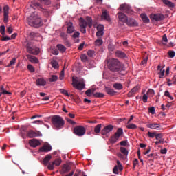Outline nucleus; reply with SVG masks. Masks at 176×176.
Listing matches in <instances>:
<instances>
[{"label":"nucleus","instance_id":"obj_44","mask_svg":"<svg viewBox=\"0 0 176 176\" xmlns=\"http://www.w3.org/2000/svg\"><path fill=\"white\" fill-rule=\"evenodd\" d=\"M16 58H12V60L10 61V63L7 65V67L8 68H10V67H12V65H14V64H16Z\"/></svg>","mask_w":176,"mask_h":176},{"label":"nucleus","instance_id":"obj_50","mask_svg":"<svg viewBox=\"0 0 176 176\" xmlns=\"http://www.w3.org/2000/svg\"><path fill=\"white\" fill-rule=\"evenodd\" d=\"M168 54L170 58H174L175 57V52L174 51H168Z\"/></svg>","mask_w":176,"mask_h":176},{"label":"nucleus","instance_id":"obj_40","mask_svg":"<svg viewBox=\"0 0 176 176\" xmlns=\"http://www.w3.org/2000/svg\"><path fill=\"white\" fill-rule=\"evenodd\" d=\"M102 43H104V41L101 38H98V39L96 40V41H95L96 46H101V45H102Z\"/></svg>","mask_w":176,"mask_h":176},{"label":"nucleus","instance_id":"obj_32","mask_svg":"<svg viewBox=\"0 0 176 176\" xmlns=\"http://www.w3.org/2000/svg\"><path fill=\"white\" fill-rule=\"evenodd\" d=\"M113 87L114 89H116V90H122V89H123V85L119 82H115Z\"/></svg>","mask_w":176,"mask_h":176},{"label":"nucleus","instance_id":"obj_38","mask_svg":"<svg viewBox=\"0 0 176 176\" xmlns=\"http://www.w3.org/2000/svg\"><path fill=\"white\" fill-rule=\"evenodd\" d=\"M126 129H129L131 130H135V129H137V125H135V124H128L126 125Z\"/></svg>","mask_w":176,"mask_h":176},{"label":"nucleus","instance_id":"obj_26","mask_svg":"<svg viewBox=\"0 0 176 176\" xmlns=\"http://www.w3.org/2000/svg\"><path fill=\"white\" fill-rule=\"evenodd\" d=\"M36 85L37 86H45L46 85V81L43 78H38L36 80Z\"/></svg>","mask_w":176,"mask_h":176},{"label":"nucleus","instance_id":"obj_31","mask_svg":"<svg viewBox=\"0 0 176 176\" xmlns=\"http://www.w3.org/2000/svg\"><path fill=\"white\" fill-rule=\"evenodd\" d=\"M87 22L85 21L83 18L80 19V28H86L87 27Z\"/></svg>","mask_w":176,"mask_h":176},{"label":"nucleus","instance_id":"obj_33","mask_svg":"<svg viewBox=\"0 0 176 176\" xmlns=\"http://www.w3.org/2000/svg\"><path fill=\"white\" fill-rule=\"evenodd\" d=\"M102 124H99L98 125H96L94 128V133H96V134H100V133H101V127H102Z\"/></svg>","mask_w":176,"mask_h":176},{"label":"nucleus","instance_id":"obj_51","mask_svg":"<svg viewBox=\"0 0 176 176\" xmlns=\"http://www.w3.org/2000/svg\"><path fill=\"white\" fill-rule=\"evenodd\" d=\"M164 96H166V97H168L170 100H174V97L171 96L168 91H166L164 92Z\"/></svg>","mask_w":176,"mask_h":176},{"label":"nucleus","instance_id":"obj_3","mask_svg":"<svg viewBox=\"0 0 176 176\" xmlns=\"http://www.w3.org/2000/svg\"><path fill=\"white\" fill-rule=\"evenodd\" d=\"M51 122L52 123L53 126L56 130H60V129H63V127H64V124H65L64 119H63V117L59 116H52Z\"/></svg>","mask_w":176,"mask_h":176},{"label":"nucleus","instance_id":"obj_14","mask_svg":"<svg viewBox=\"0 0 176 176\" xmlns=\"http://www.w3.org/2000/svg\"><path fill=\"white\" fill-rule=\"evenodd\" d=\"M126 24L129 25V27H138V22L133 18H128Z\"/></svg>","mask_w":176,"mask_h":176},{"label":"nucleus","instance_id":"obj_43","mask_svg":"<svg viewBox=\"0 0 176 176\" xmlns=\"http://www.w3.org/2000/svg\"><path fill=\"white\" fill-rule=\"evenodd\" d=\"M141 89V87L140 85H136L135 87H133L131 91H132L133 94H135Z\"/></svg>","mask_w":176,"mask_h":176},{"label":"nucleus","instance_id":"obj_49","mask_svg":"<svg viewBox=\"0 0 176 176\" xmlns=\"http://www.w3.org/2000/svg\"><path fill=\"white\" fill-rule=\"evenodd\" d=\"M41 3H43L44 5H50L52 3V1L50 0H38Z\"/></svg>","mask_w":176,"mask_h":176},{"label":"nucleus","instance_id":"obj_29","mask_svg":"<svg viewBox=\"0 0 176 176\" xmlns=\"http://www.w3.org/2000/svg\"><path fill=\"white\" fill-rule=\"evenodd\" d=\"M163 3H164V5H166V6H168V8H174V6H175V5H174V3L168 0H162Z\"/></svg>","mask_w":176,"mask_h":176},{"label":"nucleus","instance_id":"obj_59","mask_svg":"<svg viewBox=\"0 0 176 176\" xmlns=\"http://www.w3.org/2000/svg\"><path fill=\"white\" fill-rule=\"evenodd\" d=\"M162 138H163V134L162 133H158V134L155 133V139L156 140H160Z\"/></svg>","mask_w":176,"mask_h":176},{"label":"nucleus","instance_id":"obj_45","mask_svg":"<svg viewBox=\"0 0 176 176\" xmlns=\"http://www.w3.org/2000/svg\"><path fill=\"white\" fill-rule=\"evenodd\" d=\"M52 67L54 68L55 69H57V68H58V63L57 62V60H53L51 63Z\"/></svg>","mask_w":176,"mask_h":176},{"label":"nucleus","instance_id":"obj_39","mask_svg":"<svg viewBox=\"0 0 176 176\" xmlns=\"http://www.w3.org/2000/svg\"><path fill=\"white\" fill-rule=\"evenodd\" d=\"M120 151L121 153H123V155H125V156H127L129 155V151L124 147H120Z\"/></svg>","mask_w":176,"mask_h":176},{"label":"nucleus","instance_id":"obj_34","mask_svg":"<svg viewBox=\"0 0 176 176\" xmlns=\"http://www.w3.org/2000/svg\"><path fill=\"white\" fill-rule=\"evenodd\" d=\"M86 20L87 21V24L88 25V27H89V28H91V27H93V19H91V17L87 16Z\"/></svg>","mask_w":176,"mask_h":176},{"label":"nucleus","instance_id":"obj_48","mask_svg":"<svg viewBox=\"0 0 176 176\" xmlns=\"http://www.w3.org/2000/svg\"><path fill=\"white\" fill-rule=\"evenodd\" d=\"M147 135L149 138H155L156 137V132H148Z\"/></svg>","mask_w":176,"mask_h":176},{"label":"nucleus","instance_id":"obj_21","mask_svg":"<svg viewBox=\"0 0 176 176\" xmlns=\"http://www.w3.org/2000/svg\"><path fill=\"white\" fill-rule=\"evenodd\" d=\"M52 151V146L50 144H45L39 148L40 152H50Z\"/></svg>","mask_w":176,"mask_h":176},{"label":"nucleus","instance_id":"obj_2","mask_svg":"<svg viewBox=\"0 0 176 176\" xmlns=\"http://www.w3.org/2000/svg\"><path fill=\"white\" fill-rule=\"evenodd\" d=\"M109 69L112 72H119V71H124V65L116 58H111L109 60Z\"/></svg>","mask_w":176,"mask_h":176},{"label":"nucleus","instance_id":"obj_58","mask_svg":"<svg viewBox=\"0 0 176 176\" xmlns=\"http://www.w3.org/2000/svg\"><path fill=\"white\" fill-rule=\"evenodd\" d=\"M117 166L118 167V169L120 171H122V170H123V166H122V164L120 163V161L118 160L117 161Z\"/></svg>","mask_w":176,"mask_h":176},{"label":"nucleus","instance_id":"obj_37","mask_svg":"<svg viewBox=\"0 0 176 176\" xmlns=\"http://www.w3.org/2000/svg\"><path fill=\"white\" fill-rule=\"evenodd\" d=\"M58 80V76L56 75H52L49 78L50 82H57Z\"/></svg>","mask_w":176,"mask_h":176},{"label":"nucleus","instance_id":"obj_55","mask_svg":"<svg viewBox=\"0 0 176 176\" xmlns=\"http://www.w3.org/2000/svg\"><path fill=\"white\" fill-rule=\"evenodd\" d=\"M80 58L84 63H86V61H87V56H86V54H82Z\"/></svg>","mask_w":176,"mask_h":176},{"label":"nucleus","instance_id":"obj_10","mask_svg":"<svg viewBox=\"0 0 176 176\" xmlns=\"http://www.w3.org/2000/svg\"><path fill=\"white\" fill-rule=\"evenodd\" d=\"M61 158H58L56 160H55L54 162H50L48 164V170H54V166H56V167H58V166H60V164H61Z\"/></svg>","mask_w":176,"mask_h":176},{"label":"nucleus","instance_id":"obj_25","mask_svg":"<svg viewBox=\"0 0 176 176\" xmlns=\"http://www.w3.org/2000/svg\"><path fill=\"white\" fill-rule=\"evenodd\" d=\"M104 91L109 96H116V91H115V90H113V89H111L109 87H105Z\"/></svg>","mask_w":176,"mask_h":176},{"label":"nucleus","instance_id":"obj_62","mask_svg":"<svg viewBox=\"0 0 176 176\" xmlns=\"http://www.w3.org/2000/svg\"><path fill=\"white\" fill-rule=\"evenodd\" d=\"M79 35H80V33H79V32H75L72 35V37L74 38H79Z\"/></svg>","mask_w":176,"mask_h":176},{"label":"nucleus","instance_id":"obj_60","mask_svg":"<svg viewBox=\"0 0 176 176\" xmlns=\"http://www.w3.org/2000/svg\"><path fill=\"white\" fill-rule=\"evenodd\" d=\"M142 101L143 102H148V96H146L145 94L142 96Z\"/></svg>","mask_w":176,"mask_h":176},{"label":"nucleus","instance_id":"obj_35","mask_svg":"<svg viewBox=\"0 0 176 176\" xmlns=\"http://www.w3.org/2000/svg\"><path fill=\"white\" fill-rule=\"evenodd\" d=\"M74 31V27L72 26V23H69L67 26V34H72V32Z\"/></svg>","mask_w":176,"mask_h":176},{"label":"nucleus","instance_id":"obj_42","mask_svg":"<svg viewBox=\"0 0 176 176\" xmlns=\"http://www.w3.org/2000/svg\"><path fill=\"white\" fill-rule=\"evenodd\" d=\"M94 96L96 97V98H102L104 97V94L96 92L94 94Z\"/></svg>","mask_w":176,"mask_h":176},{"label":"nucleus","instance_id":"obj_27","mask_svg":"<svg viewBox=\"0 0 176 176\" xmlns=\"http://www.w3.org/2000/svg\"><path fill=\"white\" fill-rule=\"evenodd\" d=\"M56 47L61 53H65V52L67 50V47H65V46L63 45L62 44H58Z\"/></svg>","mask_w":176,"mask_h":176},{"label":"nucleus","instance_id":"obj_22","mask_svg":"<svg viewBox=\"0 0 176 176\" xmlns=\"http://www.w3.org/2000/svg\"><path fill=\"white\" fill-rule=\"evenodd\" d=\"M96 36L100 37L104 35V25H99L97 28Z\"/></svg>","mask_w":176,"mask_h":176},{"label":"nucleus","instance_id":"obj_5","mask_svg":"<svg viewBox=\"0 0 176 176\" xmlns=\"http://www.w3.org/2000/svg\"><path fill=\"white\" fill-rule=\"evenodd\" d=\"M122 135H123V129L118 128L117 131L110 138L111 144H116Z\"/></svg>","mask_w":176,"mask_h":176},{"label":"nucleus","instance_id":"obj_20","mask_svg":"<svg viewBox=\"0 0 176 176\" xmlns=\"http://www.w3.org/2000/svg\"><path fill=\"white\" fill-rule=\"evenodd\" d=\"M147 127L148 129H151L152 130H160V125L156 122L148 124Z\"/></svg>","mask_w":176,"mask_h":176},{"label":"nucleus","instance_id":"obj_63","mask_svg":"<svg viewBox=\"0 0 176 176\" xmlns=\"http://www.w3.org/2000/svg\"><path fill=\"white\" fill-rule=\"evenodd\" d=\"M1 41H10V37L8 36H3L1 38Z\"/></svg>","mask_w":176,"mask_h":176},{"label":"nucleus","instance_id":"obj_46","mask_svg":"<svg viewBox=\"0 0 176 176\" xmlns=\"http://www.w3.org/2000/svg\"><path fill=\"white\" fill-rule=\"evenodd\" d=\"M0 90H1V93H2V94H12V93L6 91L5 89V87H3V86L1 87Z\"/></svg>","mask_w":176,"mask_h":176},{"label":"nucleus","instance_id":"obj_19","mask_svg":"<svg viewBox=\"0 0 176 176\" xmlns=\"http://www.w3.org/2000/svg\"><path fill=\"white\" fill-rule=\"evenodd\" d=\"M3 16H4V23H8V20L9 19V6H6L3 8Z\"/></svg>","mask_w":176,"mask_h":176},{"label":"nucleus","instance_id":"obj_52","mask_svg":"<svg viewBox=\"0 0 176 176\" xmlns=\"http://www.w3.org/2000/svg\"><path fill=\"white\" fill-rule=\"evenodd\" d=\"M5 30H6L5 25H1L0 27V32H1V35H3V36H4V35H5Z\"/></svg>","mask_w":176,"mask_h":176},{"label":"nucleus","instance_id":"obj_17","mask_svg":"<svg viewBox=\"0 0 176 176\" xmlns=\"http://www.w3.org/2000/svg\"><path fill=\"white\" fill-rule=\"evenodd\" d=\"M117 16H118L119 20L120 21H122V23H126V21H127V19H129L127 17V16H126V14H124V13H122V12H118L117 14Z\"/></svg>","mask_w":176,"mask_h":176},{"label":"nucleus","instance_id":"obj_64","mask_svg":"<svg viewBox=\"0 0 176 176\" xmlns=\"http://www.w3.org/2000/svg\"><path fill=\"white\" fill-rule=\"evenodd\" d=\"M59 79H60V80L64 79V69L60 72Z\"/></svg>","mask_w":176,"mask_h":176},{"label":"nucleus","instance_id":"obj_47","mask_svg":"<svg viewBox=\"0 0 176 176\" xmlns=\"http://www.w3.org/2000/svg\"><path fill=\"white\" fill-rule=\"evenodd\" d=\"M147 96H149V97H153V96H155V91L153 89H148L147 91Z\"/></svg>","mask_w":176,"mask_h":176},{"label":"nucleus","instance_id":"obj_13","mask_svg":"<svg viewBox=\"0 0 176 176\" xmlns=\"http://www.w3.org/2000/svg\"><path fill=\"white\" fill-rule=\"evenodd\" d=\"M27 135L29 137V138H34L35 137L42 136V133L38 131L30 130L27 132Z\"/></svg>","mask_w":176,"mask_h":176},{"label":"nucleus","instance_id":"obj_12","mask_svg":"<svg viewBox=\"0 0 176 176\" xmlns=\"http://www.w3.org/2000/svg\"><path fill=\"white\" fill-rule=\"evenodd\" d=\"M113 130V125L109 124L102 129V130L100 132V134H102V135H107V134H109V133H111V131H112Z\"/></svg>","mask_w":176,"mask_h":176},{"label":"nucleus","instance_id":"obj_24","mask_svg":"<svg viewBox=\"0 0 176 176\" xmlns=\"http://www.w3.org/2000/svg\"><path fill=\"white\" fill-rule=\"evenodd\" d=\"M27 58L29 59V61H30L31 63H34V64H38V60L37 59L36 57L32 56V55H26Z\"/></svg>","mask_w":176,"mask_h":176},{"label":"nucleus","instance_id":"obj_15","mask_svg":"<svg viewBox=\"0 0 176 176\" xmlns=\"http://www.w3.org/2000/svg\"><path fill=\"white\" fill-rule=\"evenodd\" d=\"M101 19L102 20H105L108 21V23H111V16H109V13L107 12V10H104L101 14Z\"/></svg>","mask_w":176,"mask_h":176},{"label":"nucleus","instance_id":"obj_30","mask_svg":"<svg viewBox=\"0 0 176 176\" xmlns=\"http://www.w3.org/2000/svg\"><path fill=\"white\" fill-rule=\"evenodd\" d=\"M140 16L144 23H145L146 24H148L149 23V18L148 17V16H146V14H142Z\"/></svg>","mask_w":176,"mask_h":176},{"label":"nucleus","instance_id":"obj_8","mask_svg":"<svg viewBox=\"0 0 176 176\" xmlns=\"http://www.w3.org/2000/svg\"><path fill=\"white\" fill-rule=\"evenodd\" d=\"M120 9L125 13H127V14H133V10L131 9V7L129 6V4H122L120 6Z\"/></svg>","mask_w":176,"mask_h":176},{"label":"nucleus","instance_id":"obj_4","mask_svg":"<svg viewBox=\"0 0 176 176\" xmlns=\"http://www.w3.org/2000/svg\"><path fill=\"white\" fill-rule=\"evenodd\" d=\"M25 47L28 53H30V54H34V56H38V54H39V47L34 46V44H32V42L28 43Z\"/></svg>","mask_w":176,"mask_h":176},{"label":"nucleus","instance_id":"obj_53","mask_svg":"<svg viewBox=\"0 0 176 176\" xmlns=\"http://www.w3.org/2000/svg\"><path fill=\"white\" fill-rule=\"evenodd\" d=\"M160 72L159 73V78H160V79H162V78H163L164 76V72H165V71H164V69H163V68H162L161 69H160Z\"/></svg>","mask_w":176,"mask_h":176},{"label":"nucleus","instance_id":"obj_1","mask_svg":"<svg viewBox=\"0 0 176 176\" xmlns=\"http://www.w3.org/2000/svg\"><path fill=\"white\" fill-rule=\"evenodd\" d=\"M28 23L30 27L38 28L42 25V19L38 16V12H34L27 18Z\"/></svg>","mask_w":176,"mask_h":176},{"label":"nucleus","instance_id":"obj_18","mask_svg":"<svg viewBox=\"0 0 176 176\" xmlns=\"http://www.w3.org/2000/svg\"><path fill=\"white\" fill-rule=\"evenodd\" d=\"M69 171H71V166H69V164H65L63 165V167L60 170V174L62 175L67 174V173H69Z\"/></svg>","mask_w":176,"mask_h":176},{"label":"nucleus","instance_id":"obj_9","mask_svg":"<svg viewBox=\"0 0 176 176\" xmlns=\"http://www.w3.org/2000/svg\"><path fill=\"white\" fill-rule=\"evenodd\" d=\"M150 19L152 21H162L164 19V15L162 14H151Z\"/></svg>","mask_w":176,"mask_h":176},{"label":"nucleus","instance_id":"obj_57","mask_svg":"<svg viewBox=\"0 0 176 176\" xmlns=\"http://www.w3.org/2000/svg\"><path fill=\"white\" fill-rule=\"evenodd\" d=\"M28 69L30 72H35V69L34 68V66H32V65H28Z\"/></svg>","mask_w":176,"mask_h":176},{"label":"nucleus","instance_id":"obj_16","mask_svg":"<svg viewBox=\"0 0 176 176\" xmlns=\"http://www.w3.org/2000/svg\"><path fill=\"white\" fill-rule=\"evenodd\" d=\"M29 144L32 148H36L41 145V142L38 139H32L29 140Z\"/></svg>","mask_w":176,"mask_h":176},{"label":"nucleus","instance_id":"obj_54","mask_svg":"<svg viewBox=\"0 0 176 176\" xmlns=\"http://www.w3.org/2000/svg\"><path fill=\"white\" fill-rule=\"evenodd\" d=\"M148 111L151 115H155V107H149Z\"/></svg>","mask_w":176,"mask_h":176},{"label":"nucleus","instance_id":"obj_23","mask_svg":"<svg viewBox=\"0 0 176 176\" xmlns=\"http://www.w3.org/2000/svg\"><path fill=\"white\" fill-rule=\"evenodd\" d=\"M116 56L118 58H126L127 57V55L126 54V53L120 50H117L116 51Z\"/></svg>","mask_w":176,"mask_h":176},{"label":"nucleus","instance_id":"obj_61","mask_svg":"<svg viewBox=\"0 0 176 176\" xmlns=\"http://www.w3.org/2000/svg\"><path fill=\"white\" fill-rule=\"evenodd\" d=\"M162 41L165 42V43H167L168 42V38H167V35L166 34L163 35Z\"/></svg>","mask_w":176,"mask_h":176},{"label":"nucleus","instance_id":"obj_11","mask_svg":"<svg viewBox=\"0 0 176 176\" xmlns=\"http://www.w3.org/2000/svg\"><path fill=\"white\" fill-rule=\"evenodd\" d=\"M33 5H34V8H36L37 9H39V10H41V12H43V13H44V14H45V16H46V17H49V16L50 14V12L49 10L42 8V6L39 3H34Z\"/></svg>","mask_w":176,"mask_h":176},{"label":"nucleus","instance_id":"obj_36","mask_svg":"<svg viewBox=\"0 0 176 176\" xmlns=\"http://www.w3.org/2000/svg\"><path fill=\"white\" fill-rule=\"evenodd\" d=\"M60 93H62V94H64V96H67V97H71V98H72V97H74V95H69V94H68V91L65 90V89H60Z\"/></svg>","mask_w":176,"mask_h":176},{"label":"nucleus","instance_id":"obj_28","mask_svg":"<svg viewBox=\"0 0 176 176\" xmlns=\"http://www.w3.org/2000/svg\"><path fill=\"white\" fill-rule=\"evenodd\" d=\"M50 160H52V155H47L43 160V164L45 166H47V164L49 163V162H50Z\"/></svg>","mask_w":176,"mask_h":176},{"label":"nucleus","instance_id":"obj_7","mask_svg":"<svg viewBox=\"0 0 176 176\" xmlns=\"http://www.w3.org/2000/svg\"><path fill=\"white\" fill-rule=\"evenodd\" d=\"M73 86L78 90H83L85 89V81L83 80H73Z\"/></svg>","mask_w":176,"mask_h":176},{"label":"nucleus","instance_id":"obj_41","mask_svg":"<svg viewBox=\"0 0 176 176\" xmlns=\"http://www.w3.org/2000/svg\"><path fill=\"white\" fill-rule=\"evenodd\" d=\"M87 55L89 57H94V56H96V52L94 50H89L87 52Z\"/></svg>","mask_w":176,"mask_h":176},{"label":"nucleus","instance_id":"obj_6","mask_svg":"<svg viewBox=\"0 0 176 176\" xmlns=\"http://www.w3.org/2000/svg\"><path fill=\"white\" fill-rule=\"evenodd\" d=\"M74 133L78 137H82V135L86 134V128L82 126H76L74 129Z\"/></svg>","mask_w":176,"mask_h":176},{"label":"nucleus","instance_id":"obj_56","mask_svg":"<svg viewBox=\"0 0 176 176\" xmlns=\"http://www.w3.org/2000/svg\"><path fill=\"white\" fill-rule=\"evenodd\" d=\"M119 170V166H115L113 169V173L114 174H119V170Z\"/></svg>","mask_w":176,"mask_h":176}]
</instances>
